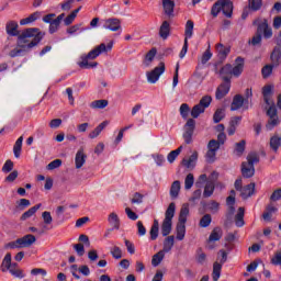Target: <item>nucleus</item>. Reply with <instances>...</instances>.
Returning <instances> with one entry per match:
<instances>
[{"label":"nucleus","instance_id":"45","mask_svg":"<svg viewBox=\"0 0 281 281\" xmlns=\"http://www.w3.org/2000/svg\"><path fill=\"white\" fill-rule=\"evenodd\" d=\"M157 56V48H151L145 56V65L148 67Z\"/></svg>","mask_w":281,"mask_h":281},{"label":"nucleus","instance_id":"36","mask_svg":"<svg viewBox=\"0 0 281 281\" xmlns=\"http://www.w3.org/2000/svg\"><path fill=\"white\" fill-rule=\"evenodd\" d=\"M108 222L114 227V229H120V217L115 212L110 213Z\"/></svg>","mask_w":281,"mask_h":281},{"label":"nucleus","instance_id":"22","mask_svg":"<svg viewBox=\"0 0 281 281\" xmlns=\"http://www.w3.org/2000/svg\"><path fill=\"white\" fill-rule=\"evenodd\" d=\"M11 267H12V254L7 252L1 262L0 270L2 271V273H5L10 271Z\"/></svg>","mask_w":281,"mask_h":281},{"label":"nucleus","instance_id":"31","mask_svg":"<svg viewBox=\"0 0 281 281\" xmlns=\"http://www.w3.org/2000/svg\"><path fill=\"white\" fill-rule=\"evenodd\" d=\"M189 214H190V206L188 205V203L182 204L180 214H179V223H187Z\"/></svg>","mask_w":281,"mask_h":281},{"label":"nucleus","instance_id":"64","mask_svg":"<svg viewBox=\"0 0 281 281\" xmlns=\"http://www.w3.org/2000/svg\"><path fill=\"white\" fill-rule=\"evenodd\" d=\"M271 265H281V250L277 251L271 258Z\"/></svg>","mask_w":281,"mask_h":281},{"label":"nucleus","instance_id":"29","mask_svg":"<svg viewBox=\"0 0 281 281\" xmlns=\"http://www.w3.org/2000/svg\"><path fill=\"white\" fill-rule=\"evenodd\" d=\"M179 192H181V181L176 180L171 183V187H170L171 199H178Z\"/></svg>","mask_w":281,"mask_h":281},{"label":"nucleus","instance_id":"55","mask_svg":"<svg viewBox=\"0 0 281 281\" xmlns=\"http://www.w3.org/2000/svg\"><path fill=\"white\" fill-rule=\"evenodd\" d=\"M131 203H133V204H142V203H144V194H142V193H139V192H135L134 194H133V198H132V200H131Z\"/></svg>","mask_w":281,"mask_h":281},{"label":"nucleus","instance_id":"61","mask_svg":"<svg viewBox=\"0 0 281 281\" xmlns=\"http://www.w3.org/2000/svg\"><path fill=\"white\" fill-rule=\"evenodd\" d=\"M19 177V171L13 170L8 177H5L4 181L5 183H14Z\"/></svg>","mask_w":281,"mask_h":281},{"label":"nucleus","instance_id":"10","mask_svg":"<svg viewBox=\"0 0 281 281\" xmlns=\"http://www.w3.org/2000/svg\"><path fill=\"white\" fill-rule=\"evenodd\" d=\"M104 30H110V32H119L122 30V20L117 18H109L103 21Z\"/></svg>","mask_w":281,"mask_h":281},{"label":"nucleus","instance_id":"6","mask_svg":"<svg viewBox=\"0 0 281 281\" xmlns=\"http://www.w3.org/2000/svg\"><path fill=\"white\" fill-rule=\"evenodd\" d=\"M272 65H266L261 69L262 78H269L273 74V67H278L281 63V47L278 46L273 49L271 54Z\"/></svg>","mask_w":281,"mask_h":281},{"label":"nucleus","instance_id":"32","mask_svg":"<svg viewBox=\"0 0 281 281\" xmlns=\"http://www.w3.org/2000/svg\"><path fill=\"white\" fill-rule=\"evenodd\" d=\"M194 34V22L192 20H188L184 29V40L192 38Z\"/></svg>","mask_w":281,"mask_h":281},{"label":"nucleus","instance_id":"15","mask_svg":"<svg viewBox=\"0 0 281 281\" xmlns=\"http://www.w3.org/2000/svg\"><path fill=\"white\" fill-rule=\"evenodd\" d=\"M42 218H43V227L40 231V236L45 234V232H47V229H49V227H47L48 225H52V223H54V217H52V213L49 211H44L42 213Z\"/></svg>","mask_w":281,"mask_h":281},{"label":"nucleus","instance_id":"3","mask_svg":"<svg viewBox=\"0 0 281 281\" xmlns=\"http://www.w3.org/2000/svg\"><path fill=\"white\" fill-rule=\"evenodd\" d=\"M273 93V86L267 85L262 88V95L266 104L269 106L267 110V115L269 117L268 123L266 124L267 131H272L280 124V120L278 119V110L276 105L271 101V94Z\"/></svg>","mask_w":281,"mask_h":281},{"label":"nucleus","instance_id":"43","mask_svg":"<svg viewBox=\"0 0 281 281\" xmlns=\"http://www.w3.org/2000/svg\"><path fill=\"white\" fill-rule=\"evenodd\" d=\"M82 10V7H79L78 9L74 10L65 20L64 23L65 25H71L74 21L76 20V16H78V12Z\"/></svg>","mask_w":281,"mask_h":281},{"label":"nucleus","instance_id":"48","mask_svg":"<svg viewBox=\"0 0 281 281\" xmlns=\"http://www.w3.org/2000/svg\"><path fill=\"white\" fill-rule=\"evenodd\" d=\"M192 186H194V175L188 173L184 179V190H192Z\"/></svg>","mask_w":281,"mask_h":281},{"label":"nucleus","instance_id":"21","mask_svg":"<svg viewBox=\"0 0 281 281\" xmlns=\"http://www.w3.org/2000/svg\"><path fill=\"white\" fill-rule=\"evenodd\" d=\"M254 192H256V183L251 182L241 188L240 196L243 199H249V196L254 195Z\"/></svg>","mask_w":281,"mask_h":281},{"label":"nucleus","instance_id":"51","mask_svg":"<svg viewBox=\"0 0 281 281\" xmlns=\"http://www.w3.org/2000/svg\"><path fill=\"white\" fill-rule=\"evenodd\" d=\"M110 254L115 260H120L122 258V248L114 246L111 248Z\"/></svg>","mask_w":281,"mask_h":281},{"label":"nucleus","instance_id":"27","mask_svg":"<svg viewBox=\"0 0 281 281\" xmlns=\"http://www.w3.org/2000/svg\"><path fill=\"white\" fill-rule=\"evenodd\" d=\"M235 225L236 227L245 226V207L240 206L237 214L235 215Z\"/></svg>","mask_w":281,"mask_h":281},{"label":"nucleus","instance_id":"39","mask_svg":"<svg viewBox=\"0 0 281 281\" xmlns=\"http://www.w3.org/2000/svg\"><path fill=\"white\" fill-rule=\"evenodd\" d=\"M216 52H217L220 58L225 59V58H227V55L229 54V47H225V45H223V44H217Z\"/></svg>","mask_w":281,"mask_h":281},{"label":"nucleus","instance_id":"14","mask_svg":"<svg viewBox=\"0 0 281 281\" xmlns=\"http://www.w3.org/2000/svg\"><path fill=\"white\" fill-rule=\"evenodd\" d=\"M161 3L166 16L172 19V16H175V0H161Z\"/></svg>","mask_w":281,"mask_h":281},{"label":"nucleus","instance_id":"30","mask_svg":"<svg viewBox=\"0 0 281 281\" xmlns=\"http://www.w3.org/2000/svg\"><path fill=\"white\" fill-rule=\"evenodd\" d=\"M159 36L164 38V41L170 36V23H168V21H164L160 25Z\"/></svg>","mask_w":281,"mask_h":281},{"label":"nucleus","instance_id":"34","mask_svg":"<svg viewBox=\"0 0 281 281\" xmlns=\"http://www.w3.org/2000/svg\"><path fill=\"white\" fill-rule=\"evenodd\" d=\"M38 210H41V204H36L35 206L29 209L26 212H24L20 220L21 221H27V218H32V215L35 213V212H38Z\"/></svg>","mask_w":281,"mask_h":281},{"label":"nucleus","instance_id":"28","mask_svg":"<svg viewBox=\"0 0 281 281\" xmlns=\"http://www.w3.org/2000/svg\"><path fill=\"white\" fill-rule=\"evenodd\" d=\"M105 126H109V121H103L101 124H99L92 132L89 133L90 139H95L100 135V133L103 132Z\"/></svg>","mask_w":281,"mask_h":281},{"label":"nucleus","instance_id":"57","mask_svg":"<svg viewBox=\"0 0 281 281\" xmlns=\"http://www.w3.org/2000/svg\"><path fill=\"white\" fill-rule=\"evenodd\" d=\"M212 223V216L210 214H205L200 220V227H210V224Z\"/></svg>","mask_w":281,"mask_h":281},{"label":"nucleus","instance_id":"1","mask_svg":"<svg viewBox=\"0 0 281 281\" xmlns=\"http://www.w3.org/2000/svg\"><path fill=\"white\" fill-rule=\"evenodd\" d=\"M43 36H45V33L41 32L40 29H26L18 35V47H21V49L24 50H30L43 41Z\"/></svg>","mask_w":281,"mask_h":281},{"label":"nucleus","instance_id":"42","mask_svg":"<svg viewBox=\"0 0 281 281\" xmlns=\"http://www.w3.org/2000/svg\"><path fill=\"white\" fill-rule=\"evenodd\" d=\"M91 109H106L109 106V100H95L90 103Z\"/></svg>","mask_w":281,"mask_h":281},{"label":"nucleus","instance_id":"38","mask_svg":"<svg viewBox=\"0 0 281 281\" xmlns=\"http://www.w3.org/2000/svg\"><path fill=\"white\" fill-rule=\"evenodd\" d=\"M220 238H223V229H221V227H215L209 237V241L214 243Z\"/></svg>","mask_w":281,"mask_h":281},{"label":"nucleus","instance_id":"8","mask_svg":"<svg viewBox=\"0 0 281 281\" xmlns=\"http://www.w3.org/2000/svg\"><path fill=\"white\" fill-rule=\"evenodd\" d=\"M194 128H196V121L189 119L184 125L183 139L186 144H192V135H194Z\"/></svg>","mask_w":281,"mask_h":281},{"label":"nucleus","instance_id":"16","mask_svg":"<svg viewBox=\"0 0 281 281\" xmlns=\"http://www.w3.org/2000/svg\"><path fill=\"white\" fill-rule=\"evenodd\" d=\"M5 32L9 36H19L21 34V32H19V23L13 20L7 22Z\"/></svg>","mask_w":281,"mask_h":281},{"label":"nucleus","instance_id":"17","mask_svg":"<svg viewBox=\"0 0 281 281\" xmlns=\"http://www.w3.org/2000/svg\"><path fill=\"white\" fill-rule=\"evenodd\" d=\"M256 175V168L249 162L241 164V176L244 179H251Z\"/></svg>","mask_w":281,"mask_h":281},{"label":"nucleus","instance_id":"54","mask_svg":"<svg viewBox=\"0 0 281 281\" xmlns=\"http://www.w3.org/2000/svg\"><path fill=\"white\" fill-rule=\"evenodd\" d=\"M12 170H14V162L8 159L2 167V172H4V175H8V172H12Z\"/></svg>","mask_w":281,"mask_h":281},{"label":"nucleus","instance_id":"46","mask_svg":"<svg viewBox=\"0 0 281 281\" xmlns=\"http://www.w3.org/2000/svg\"><path fill=\"white\" fill-rule=\"evenodd\" d=\"M281 138L280 136H272L270 138V148L274 150V153H278V148H280Z\"/></svg>","mask_w":281,"mask_h":281},{"label":"nucleus","instance_id":"37","mask_svg":"<svg viewBox=\"0 0 281 281\" xmlns=\"http://www.w3.org/2000/svg\"><path fill=\"white\" fill-rule=\"evenodd\" d=\"M165 256H166V252H164V250H160L157 254H155L151 258L153 267H159V265H161V260H164Z\"/></svg>","mask_w":281,"mask_h":281},{"label":"nucleus","instance_id":"49","mask_svg":"<svg viewBox=\"0 0 281 281\" xmlns=\"http://www.w3.org/2000/svg\"><path fill=\"white\" fill-rule=\"evenodd\" d=\"M9 272L11 273V276H13V278H19L20 280H23V278H25V272H23L21 268L10 269Z\"/></svg>","mask_w":281,"mask_h":281},{"label":"nucleus","instance_id":"63","mask_svg":"<svg viewBox=\"0 0 281 281\" xmlns=\"http://www.w3.org/2000/svg\"><path fill=\"white\" fill-rule=\"evenodd\" d=\"M281 199V189H277L270 196L271 203H276V201H280Z\"/></svg>","mask_w":281,"mask_h":281},{"label":"nucleus","instance_id":"59","mask_svg":"<svg viewBox=\"0 0 281 281\" xmlns=\"http://www.w3.org/2000/svg\"><path fill=\"white\" fill-rule=\"evenodd\" d=\"M205 157L207 164H214L216 161V151L207 149Z\"/></svg>","mask_w":281,"mask_h":281},{"label":"nucleus","instance_id":"23","mask_svg":"<svg viewBox=\"0 0 281 281\" xmlns=\"http://www.w3.org/2000/svg\"><path fill=\"white\" fill-rule=\"evenodd\" d=\"M222 12L225 14V16L232 19V14L234 12V3L229 0H224L222 3Z\"/></svg>","mask_w":281,"mask_h":281},{"label":"nucleus","instance_id":"62","mask_svg":"<svg viewBox=\"0 0 281 281\" xmlns=\"http://www.w3.org/2000/svg\"><path fill=\"white\" fill-rule=\"evenodd\" d=\"M207 207L213 214H216L221 207V204L216 201H211L209 202Z\"/></svg>","mask_w":281,"mask_h":281},{"label":"nucleus","instance_id":"26","mask_svg":"<svg viewBox=\"0 0 281 281\" xmlns=\"http://www.w3.org/2000/svg\"><path fill=\"white\" fill-rule=\"evenodd\" d=\"M173 247H175V236L171 235L165 238L164 247L161 251L165 254H170Z\"/></svg>","mask_w":281,"mask_h":281},{"label":"nucleus","instance_id":"24","mask_svg":"<svg viewBox=\"0 0 281 281\" xmlns=\"http://www.w3.org/2000/svg\"><path fill=\"white\" fill-rule=\"evenodd\" d=\"M243 104H245V98L240 94H236L233 98V102L231 104V111H238V109L243 108Z\"/></svg>","mask_w":281,"mask_h":281},{"label":"nucleus","instance_id":"47","mask_svg":"<svg viewBox=\"0 0 281 281\" xmlns=\"http://www.w3.org/2000/svg\"><path fill=\"white\" fill-rule=\"evenodd\" d=\"M225 117V109H217L213 115V122L218 124Z\"/></svg>","mask_w":281,"mask_h":281},{"label":"nucleus","instance_id":"13","mask_svg":"<svg viewBox=\"0 0 281 281\" xmlns=\"http://www.w3.org/2000/svg\"><path fill=\"white\" fill-rule=\"evenodd\" d=\"M257 33L263 34L265 38H271V36H273V31L269 27V22L267 20H263L262 23L258 25Z\"/></svg>","mask_w":281,"mask_h":281},{"label":"nucleus","instance_id":"60","mask_svg":"<svg viewBox=\"0 0 281 281\" xmlns=\"http://www.w3.org/2000/svg\"><path fill=\"white\" fill-rule=\"evenodd\" d=\"M218 148H221L220 143L216 139H211L207 144V150H213L215 153L218 151Z\"/></svg>","mask_w":281,"mask_h":281},{"label":"nucleus","instance_id":"44","mask_svg":"<svg viewBox=\"0 0 281 281\" xmlns=\"http://www.w3.org/2000/svg\"><path fill=\"white\" fill-rule=\"evenodd\" d=\"M262 8V0H249L248 10L258 12Z\"/></svg>","mask_w":281,"mask_h":281},{"label":"nucleus","instance_id":"20","mask_svg":"<svg viewBox=\"0 0 281 281\" xmlns=\"http://www.w3.org/2000/svg\"><path fill=\"white\" fill-rule=\"evenodd\" d=\"M87 161V155L85 154V149L80 148L75 157V164H76V168L80 169L82 168V166H85Z\"/></svg>","mask_w":281,"mask_h":281},{"label":"nucleus","instance_id":"5","mask_svg":"<svg viewBox=\"0 0 281 281\" xmlns=\"http://www.w3.org/2000/svg\"><path fill=\"white\" fill-rule=\"evenodd\" d=\"M177 210V204L171 202L165 212V220L161 224V234L162 236H169L172 232V218H175V212Z\"/></svg>","mask_w":281,"mask_h":281},{"label":"nucleus","instance_id":"9","mask_svg":"<svg viewBox=\"0 0 281 281\" xmlns=\"http://www.w3.org/2000/svg\"><path fill=\"white\" fill-rule=\"evenodd\" d=\"M164 71H166V64L161 61L159 66L154 68V70L147 72L148 82H150L151 85H155V82L159 80V77L161 76V74H164Z\"/></svg>","mask_w":281,"mask_h":281},{"label":"nucleus","instance_id":"58","mask_svg":"<svg viewBox=\"0 0 281 281\" xmlns=\"http://www.w3.org/2000/svg\"><path fill=\"white\" fill-rule=\"evenodd\" d=\"M188 113H190V105L188 103H182L180 106V115L183 120H188Z\"/></svg>","mask_w":281,"mask_h":281},{"label":"nucleus","instance_id":"19","mask_svg":"<svg viewBox=\"0 0 281 281\" xmlns=\"http://www.w3.org/2000/svg\"><path fill=\"white\" fill-rule=\"evenodd\" d=\"M220 75L222 76L224 82H231L233 76L232 64H226L223 66L220 70Z\"/></svg>","mask_w":281,"mask_h":281},{"label":"nucleus","instance_id":"41","mask_svg":"<svg viewBox=\"0 0 281 281\" xmlns=\"http://www.w3.org/2000/svg\"><path fill=\"white\" fill-rule=\"evenodd\" d=\"M223 3H225V0H217L212 9H211V14L212 16H218V13L221 12V10H223Z\"/></svg>","mask_w":281,"mask_h":281},{"label":"nucleus","instance_id":"53","mask_svg":"<svg viewBox=\"0 0 281 281\" xmlns=\"http://www.w3.org/2000/svg\"><path fill=\"white\" fill-rule=\"evenodd\" d=\"M245 140H240L239 143H236L235 153L238 157H240L245 153Z\"/></svg>","mask_w":281,"mask_h":281},{"label":"nucleus","instance_id":"56","mask_svg":"<svg viewBox=\"0 0 281 281\" xmlns=\"http://www.w3.org/2000/svg\"><path fill=\"white\" fill-rule=\"evenodd\" d=\"M207 258V255H205V252H203V248H199L196 250V260L199 262V265H203L205 262Z\"/></svg>","mask_w":281,"mask_h":281},{"label":"nucleus","instance_id":"12","mask_svg":"<svg viewBox=\"0 0 281 281\" xmlns=\"http://www.w3.org/2000/svg\"><path fill=\"white\" fill-rule=\"evenodd\" d=\"M216 179H218V173L213 172L211 175V180L206 183L204 188L203 196H205V199L214 194V181H216Z\"/></svg>","mask_w":281,"mask_h":281},{"label":"nucleus","instance_id":"4","mask_svg":"<svg viewBox=\"0 0 281 281\" xmlns=\"http://www.w3.org/2000/svg\"><path fill=\"white\" fill-rule=\"evenodd\" d=\"M36 243V236L32 234L24 235L13 241H9L4 245V249H25L32 247Z\"/></svg>","mask_w":281,"mask_h":281},{"label":"nucleus","instance_id":"11","mask_svg":"<svg viewBox=\"0 0 281 281\" xmlns=\"http://www.w3.org/2000/svg\"><path fill=\"white\" fill-rule=\"evenodd\" d=\"M229 89H232V81H224L221 83L215 92L216 100H223V98L229 93Z\"/></svg>","mask_w":281,"mask_h":281},{"label":"nucleus","instance_id":"35","mask_svg":"<svg viewBox=\"0 0 281 281\" xmlns=\"http://www.w3.org/2000/svg\"><path fill=\"white\" fill-rule=\"evenodd\" d=\"M22 148H23V136H20V137L16 139V142H15V144H14V146H13V153H14V157H15L16 159H19V157H21V150H22Z\"/></svg>","mask_w":281,"mask_h":281},{"label":"nucleus","instance_id":"25","mask_svg":"<svg viewBox=\"0 0 281 281\" xmlns=\"http://www.w3.org/2000/svg\"><path fill=\"white\" fill-rule=\"evenodd\" d=\"M196 159H199V153L193 151L192 155L188 158L182 159V166L184 168H194V164H196Z\"/></svg>","mask_w":281,"mask_h":281},{"label":"nucleus","instance_id":"52","mask_svg":"<svg viewBox=\"0 0 281 281\" xmlns=\"http://www.w3.org/2000/svg\"><path fill=\"white\" fill-rule=\"evenodd\" d=\"M61 166H63V160L55 159L46 166V170H56V168H60Z\"/></svg>","mask_w":281,"mask_h":281},{"label":"nucleus","instance_id":"2","mask_svg":"<svg viewBox=\"0 0 281 281\" xmlns=\"http://www.w3.org/2000/svg\"><path fill=\"white\" fill-rule=\"evenodd\" d=\"M113 49V42H110L108 45L104 43H101L100 45L95 46L92 50H90L88 54H83L80 56V61H78V66L81 69H93L98 61H91L95 60L100 54L111 52Z\"/></svg>","mask_w":281,"mask_h":281},{"label":"nucleus","instance_id":"40","mask_svg":"<svg viewBox=\"0 0 281 281\" xmlns=\"http://www.w3.org/2000/svg\"><path fill=\"white\" fill-rule=\"evenodd\" d=\"M186 238V223L179 222L177 225V239L183 240Z\"/></svg>","mask_w":281,"mask_h":281},{"label":"nucleus","instance_id":"33","mask_svg":"<svg viewBox=\"0 0 281 281\" xmlns=\"http://www.w3.org/2000/svg\"><path fill=\"white\" fill-rule=\"evenodd\" d=\"M222 270H223V265L220 263L218 261H215L213 263V272H212L213 281H218V279L221 278Z\"/></svg>","mask_w":281,"mask_h":281},{"label":"nucleus","instance_id":"7","mask_svg":"<svg viewBox=\"0 0 281 281\" xmlns=\"http://www.w3.org/2000/svg\"><path fill=\"white\" fill-rule=\"evenodd\" d=\"M212 104V97L211 95H204L200 102L194 105L191 110V117L196 120L201 113H205V109Z\"/></svg>","mask_w":281,"mask_h":281},{"label":"nucleus","instance_id":"18","mask_svg":"<svg viewBox=\"0 0 281 281\" xmlns=\"http://www.w3.org/2000/svg\"><path fill=\"white\" fill-rule=\"evenodd\" d=\"M235 63V67H232L233 76H235V78H238V76L243 74V69H245V59L243 57H237Z\"/></svg>","mask_w":281,"mask_h":281},{"label":"nucleus","instance_id":"50","mask_svg":"<svg viewBox=\"0 0 281 281\" xmlns=\"http://www.w3.org/2000/svg\"><path fill=\"white\" fill-rule=\"evenodd\" d=\"M259 161L260 157L256 153L248 154L246 164L254 166V164H258Z\"/></svg>","mask_w":281,"mask_h":281}]
</instances>
